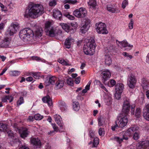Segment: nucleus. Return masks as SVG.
<instances>
[{
  "label": "nucleus",
  "instance_id": "1a4fd4ad",
  "mask_svg": "<svg viewBox=\"0 0 149 149\" xmlns=\"http://www.w3.org/2000/svg\"><path fill=\"white\" fill-rule=\"evenodd\" d=\"M90 21L88 18H85L82 21V26L80 29V31L82 33H85L89 29L90 26Z\"/></svg>",
  "mask_w": 149,
  "mask_h": 149
},
{
  "label": "nucleus",
  "instance_id": "4c0bfd02",
  "mask_svg": "<svg viewBox=\"0 0 149 149\" xmlns=\"http://www.w3.org/2000/svg\"><path fill=\"white\" fill-rule=\"evenodd\" d=\"M99 143V139L97 138H95L93 143V147H96Z\"/></svg>",
  "mask_w": 149,
  "mask_h": 149
},
{
  "label": "nucleus",
  "instance_id": "ea45409f",
  "mask_svg": "<svg viewBox=\"0 0 149 149\" xmlns=\"http://www.w3.org/2000/svg\"><path fill=\"white\" fill-rule=\"evenodd\" d=\"M141 113V109L139 108H137L135 111V115L137 118H139Z\"/></svg>",
  "mask_w": 149,
  "mask_h": 149
},
{
  "label": "nucleus",
  "instance_id": "f3484780",
  "mask_svg": "<svg viewBox=\"0 0 149 149\" xmlns=\"http://www.w3.org/2000/svg\"><path fill=\"white\" fill-rule=\"evenodd\" d=\"M102 74L103 82L104 83L111 76V73L109 71L106 70L103 71L102 73Z\"/></svg>",
  "mask_w": 149,
  "mask_h": 149
},
{
  "label": "nucleus",
  "instance_id": "79ce46f5",
  "mask_svg": "<svg viewBox=\"0 0 149 149\" xmlns=\"http://www.w3.org/2000/svg\"><path fill=\"white\" fill-rule=\"evenodd\" d=\"M77 2V0H65L64 3H68L74 4L76 3Z\"/></svg>",
  "mask_w": 149,
  "mask_h": 149
},
{
  "label": "nucleus",
  "instance_id": "603ef678",
  "mask_svg": "<svg viewBox=\"0 0 149 149\" xmlns=\"http://www.w3.org/2000/svg\"><path fill=\"white\" fill-rule=\"evenodd\" d=\"M64 15L70 20H73L74 18L73 16L70 15L69 14H65Z\"/></svg>",
  "mask_w": 149,
  "mask_h": 149
},
{
  "label": "nucleus",
  "instance_id": "4468645a",
  "mask_svg": "<svg viewBox=\"0 0 149 149\" xmlns=\"http://www.w3.org/2000/svg\"><path fill=\"white\" fill-rule=\"evenodd\" d=\"M54 117L55 121L60 127V129L64 130L65 128L63 126V123L62 122V118L61 116L59 115L56 114L54 116Z\"/></svg>",
  "mask_w": 149,
  "mask_h": 149
},
{
  "label": "nucleus",
  "instance_id": "58836bf2",
  "mask_svg": "<svg viewBox=\"0 0 149 149\" xmlns=\"http://www.w3.org/2000/svg\"><path fill=\"white\" fill-rule=\"evenodd\" d=\"M43 116L39 113L35 114L34 116V118L36 120H40L43 118Z\"/></svg>",
  "mask_w": 149,
  "mask_h": 149
},
{
  "label": "nucleus",
  "instance_id": "39448f33",
  "mask_svg": "<svg viewBox=\"0 0 149 149\" xmlns=\"http://www.w3.org/2000/svg\"><path fill=\"white\" fill-rule=\"evenodd\" d=\"M128 115L124 113H121L117 118L116 123L118 124L119 127L123 128L125 127L128 122Z\"/></svg>",
  "mask_w": 149,
  "mask_h": 149
},
{
  "label": "nucleus",
  "instance_id": "5fc2aeb1",
  "mask_svg": "<svg viewBox=\"0 0 149 149\" xmlns=\"http://www.w3.org/2000/svg\"><path fill=\"white\" fill-rule=\"evenodd\" d=\"M128 2L126 0H124L122 3V8L123 9H124L126 5H128Z\"/></svg>",
  "mask_w": 149,
  "mask_h": 149
},
{
  "label": "nucleus",
  "instance_id": "7c9ffc66",
  "mask_svg": "<svg viewBox=\"0 0 149 149\" xmlns=\"http://www.w3.org/2000/svg\"><path fill=\"white\" fill-rule=\"evenodd\" d=\"M28 135V131L27 129L26 128H25L20 133L21 137L23 138H25V137H26Z\"/></svg>",
  "mask_w": 149,
  "mask_h": 149
},
{
  "label": "nucleus",
  "instance_id": "4d7b16f0",
  "mask_svg": "<svg viewBox=\"0 0 149 149\" xmlns=\"http://www.w3.org/2000/svg\"><path fill=\"white\" fill-rule=\"evenodd\" d=\"M121 93H119L116 92L115 94V96L116 99L119 100L120 98V94Z\"/></svg>",
  "mask_w": 149,
  "mask_h": 149
},
{
  "label": "nucleus",
  "instance_id": "c03bdc74",
  "mask_svg": "<svg viewBox=\"0 0 149 149\" xmlns=\"http://www.w3.org/2000/svg\"><path fill=\"white\" fill-rule=\"evenodd\" d=\"M24 102V100L23 98L22 97H20L19 100L17 101V105H19L23 103Z\"/></svg>",
  "mask_w": 149,
  "mask_h": 149
},
{
  "label": "nucleus",
  "instance_id": "09e8293b",
  "mask_svg": "<svg viewBox=\"0 0 149 149\" xmlns=\"http://www.w3.org/2000/svg\"><path fill=\"white\" fill-rule=\"evenodd\" d=\"M134 139L135 140H137L139 137V134L138 132H136L134 134L133 136Z\"/></svg>",
  "mask_w": 149,
  "mask_h": 149
},
{
  "label": "nucleus",
  "instance_id": "aec40b11",
  "mask_svg": "<svg viewBox=\"0 0 149 149\" xmlns=\"http://www.w3.org/2000/svg\"><path fill=\"white\" fill-rule=\"evenodd\" d=\"M10 38H5L0 44V47L2 48L8 47L10 44Z\"/></svg>",
  "mask_w": 149,
  "mask_h": 149
},
{
  "label": "nucleus",
  "instance_id": "774afa93",
  "mask_svg": "<svg viewBox=\"0 0 149 149\" xmlns=\"http://www.w3.org/2000/svg\"><path fill=\"white\" fill-rule=\"evenodd\" d=\"M18 149H29V148L25 145H22Z\"/></svg>",
  "mask_w": 149,
  "mask_h": 149
},
{
  "label": "nucleus",
  "instance_id": "c85d7f7f",
  "mask_svg": "<svg viewBox=\"0 0 149 149\" xmlns=\"http://www.w3.org/2000/svg\"><path fill=\"white\" fill-rule=\"evenodd\" d=\"M43 31L41 27L37 28L35 31V34L37 36H41L43 33Z\"/></svg>",
  "mask_w": 149,
  "mask_h": 149
},
{
  "label": "nucleus",
  "instance_id": "393cba45",
  "mask_svg": "<svg viewBox=\"0 0 149 149\" xmlns=\"http://www.w3.org/2000/svg\"><path fill=\"white\" fill-rule=\"evenodd\" d=\"M105 64L108 66L110 65L111 63V59L110 55L107 54L105 55Z\"/></svg>",
  "mask_w": 149,
  "mask_h": 149
},
{
  "label": "nucleus",
  "instance_id": "412c9836",
  "mask_svg": "<svg viewBox=\"0 0 149 149\" xmlns=\"http://www.w3.org/2000/svg\"><path fill=\"white\" fill-rule=\"evenodd\" d=\"M124 88V85L122 83H118L116 86L115 91L119 93H121Z\"/></svg>",
  "mask_w": 149,
  "mask_h": 149
},
{
  "label": "nucleus",
  "instance_id": "69168bd1",
  "mask_svg": "<svg viewBox=\"0 0 149 149\" xmlns=\"http://www.w3.org/2000/svg\"><path fill=\"white\" fill-rule=\"evenodd\" d=\"M99 82L100 84L99 85L100 86L103 90H104V91H106V92H107V90L106 88L104 87V86L102 84L101 82H100V81H99Z\"/></svg>",
  "mask_w": 149,
  "mask_h": 149
},
{
  "label": "nucleus",
  "instance_id": "e433bc0d",
  "mask_svg": "<svg viewBox=\"0 0 149 149\" xmlns=\"http://www.w3.org/2000/svg\"><path fill=\"white\" fill-rule=\"evenodd\" d=\"M80 106L79 103L77 102L74 103L73 104V109L74 110L76 111H78L79 110Z\"/></svg>",
  "mask_w": 149,
  "mask_h": 149
},
{
  "label": "nucleus",
  "instance_id": "864d4df0",
  "mask_svg": "<svg viewBox=\"0 0 149 149\" xmlns=\"http://www.w3.org/2000/svg\"><path fill=\"white\" fill-rule=\"evenodd\" d=\"M133 20L132 19H131L130 22L129 24V27L130 29H132L133 27Z\"/></svg>",
  "mask_w": 149,
  "mask_h": 149
},
{
  "label": "nucleus",
  "instance_id": "de8ad7c7",
  "mask_svg": "<svg viewBox=\"0 0 149 149\" xmlns=\"http://www.w3.org/2000/svg\"><path fill=\"white\" fill-rule=\"evenodd\" d=\"M118 127H119L118 124V123H116V124L111 126V129L113 131H115L116 129H117Z\"/></svg>",
  "mask_w": 149,
  "mask_h": 149
},
{
  "label": "nucleus",
  "instance_id": "a211bd4d",
  "mask_svg": "<svg viewBox=\"0 0 149 149\" xmlns=\"http://www.w3.org/2000/svg\"><path fill=\"white\" fill-rule=\"evenodd\" d=\"M31 143L36 146V148H40L41 145V142L38 138H32L31 140Z\"/></svg>",
  "mask_w": 149,
  "mask_h": 149
},
{
  "label": "nucleus",
  "instance_id": "ddd939ff",
  "mask_svg": "<svg viewBox=\"0 0 149 149\" xmlns=\"http://www.w3.org/2000/svg\"><path fill=\"white\" fill-rule=\"evenodd\" d=\"M46 79L45 84L46 86H48L54 84L55 81L57 80V78L55 76H47Z\"/></svg>",
  "mask_w": 149,
  "mask_h": 149
},
{
  "label": "nucleus",
  "instance_id": "bf43d9fd",
  "mask_svg": "<svg viewBox=\"0 0 149 149\" xmlns=\"http://www.w3.org/2000/svg\"><path fill=\"white\" fill-rule=\"evenodd\" d=\"M81 78L79 77L76 78L74 82L76 84H79L80 83Z\"/></svg>",
  "mask_w": 149,
  "mask_h": 149
},
{
  "label": "nucleus",
  "instance_id": "8fccbe9b",
  "mask_svg": "<svg viewBox=\"0 0 149 149\" xmlns=\"http://www.w3.org/2000/svg\"><path fill=\"white\" fill-rule=\"evenodd\" d=\"M98 132L100 136H104V129L102 128H100L99 129Z\"/></svg>",
  "mask_w": 149,
  "mask_h": 149
},
{
  "label": "nucleus",
  "instance_id": "6e6d98bb",
  "mask_svg": "<svg viewBox=\"0 0 149 149\" xmlns=\"http://www.w3.org/2000/svg\"><path fill=\"white\" fill-rule=\"evenodd\" d=\"M32 59L33 60H35L37 61H41V59L39 57L37 56H33L32 57Z\"/></svg>",
  "mask_w": 149,
  "mask_h": 149
},
{
  "label": "nucleus",
  "instance_id": "5701e85b",
  "mask_svg": "<svg viewBox=\"0 0 149 149\" xmlns=\"http://www.w3.org/2000/svg\"><path fill=\"white\" fill-rule=\"evenodd\" d=\"M55 85V88L56 90L59 89L63 86L64 81L62 80L58 79V80H57Z\"/></svg>",
  "mask_w": 149,
  "mask_h": 149
},
{
  "label": "nucleus",
  "instance_id": "a19ab883",
  "mask_svg": "<svg viewBox=\"0 0 149 149\" xmlns=\"http://www.w3.org/2000/svg\"><path fill=\"white\" fill-rule=\"evenodd\" d=\"M115 48V46L112 45H108L106 48V50L108 51L107 52H109L112 50H113Z\"/></svg>",
  "mask_w": 149,
  "mask_h": 149
},
{
  "label": "nucleus",
  "instance_id": "a878e982",
  "mask_svg": "<svg viewBox=\"0 0 149 149\" xmlns=\"http://www.w3.org/2000/svg\"><path fill=\"white\" fill-rule=\"evenodd\" d=\"M8 136L9 138L12 139V141L14 142L17 141L18 140L14 136V134L13 131L11 130L7 132Z\"/></svg>",
  "mask_w": 149,
  "mask_h": 149
},
{
  "label": "nucleus",
  "instance_id": "f704fd0d",
  "mask_svg": "<svg viewBox=\"0 0 149 149\" xmlns=\"http://www.w3.org/2000/svg\"><path fill=\"white\" fill-rule=\"evenodd\" d=\"M7 128V125L6 124L0 123V131L6 130Z\"/></svg>",
  "mask_w": 149,
  "mask_h": 149
},
{
  "label": "nucleus",
  "instance_id": "338daca9",
  "mask_svg": "<svg viewBox=\"0 0 149 149\" xmlns=\"http://www.w3.org/2000/svg\"><path fill=\"white\" fill-rule=\"evenodd\" d=\"M95 132L93 130H91L90 131V136L91 138H93V136H94Z\"/></svg>",
  "mask_w": 149,
  "mask_h": 149
},
{
  "label": "nucleus",
  "instance_id": "052dcab7",
  "mask_svg": "<svg viewBox=\"0 0 149 149\" xmlns=\"http://www.w3.org/2000/svg\"><path fill=\"white\" fill-rule=\"evenodd\" d=\"M126 133H127L130 135V136H131V134H133L134 133L132 131V129L130 128L128 130L125 132Z\"/></svg>",
  "mask_w": 149,
  "mask_h": 149
},
{
  "label": "nucleus",
  "instance_id": "473e14b6",
  "mask_svg": "<svg viewBox=\"0 0 149 149\" xmlns=\"http://www.w3.org/2000/svg\"><path fill=\"white\" fill-rule=\"evenodd\" d=\"M88 3L89 5L92 7H94L96 6V2L95 0H89Z\"/></svg>",
  "mask_w": 149,
  "mask_h": 149
},
{
  "label": "nucleus",
  "instance_id": "7ed1b4c3",
  "mask_svg": "<svg viewBox=\"0 0 149 149\" xmlns=\"http://www.w3.org/2000/svg\"><path fill=\"white\" fill-rule=\"evenodd\" d=\"M33 31L29 28H26L22 29L19 33V36L24 42H27L30 40V35Z\"/></svg>",
  "mask_w": 149,
  "mask_h": 149
},
{
  "label": "nucleus",
  "instance_id": "e2e57ef3",
  "mask_svg": "<svg viewBox=\"0 0 149 149\" xmlns=\"http://www.w3.org/2000/svg\"><path fill=\"white\" fill-rule=\"evenodd\" d=\"M52 125L53 127V128L54 129V130L55 131L57 132L58 130V127L55 124H52Z\"/></svg>",
  "mask_w": 149,
  "mask_h": 149
},
{
  "label": "nucleus",
  "instance_id": "20e7f679",
  "mask_svg": "<svg viewBox=\"0 0 149 149\" xmlns=\"http://www.w3.org/2000/svg\"><path fill=\"white\" fill-rule=\"evenodd\" d=\"M51 23L48 22L45 24V31L47 34L50 37H53L58 34V31L51 26Z\"/></svg>",
  "mask_w": 149,
  "mask_h": 149
},
{
  "label": "nucleus",
  "instance_id": "6e6552de",
  "mask_svg": "<svg viewBox=\"0 0 149 149\" xmlns=\"http://www.w3.org/2000/svg\"><path fill=\"white\" fill-rule=\"evenodd\" d=\"M136 82L134 74L133 73H130L128 75L127 80V84L131 88H133Z\"/></svg>",
  "mask_w": 149,
  "mask_h": 149
},
{
  "label": "nucleus",
  "instance_id": "6ab92c4d",
  "mask_svg": "<svg viewBox=\"0 0 149 149\" xmlns=\"http://www.w3.org/2000/svg\"><path fill=\"white\" fill-rule=\"evenodd\" d=\"M74 41V39L70 36L67 38L65 42V45L68 49L71 47V44Z\"/></svg>",
  "mask_w": 149,
  "mask_h": 149
},
{
  "label": "nucleus",
  "instance_id": "4be33fe9",
  "mask_svg": "<svg viewBox=\"0 0 149 149\" xmlns=\"http://www.w3.org/2000/svg\"><path fill=\"white\" fill-rule=\"evenodd\" d=\"M60 25L63 29L67 32H69L70 30L72 29V26H70L67 24L61 23L60 24Z\"/></svg>",
  "mask_w": 149,
  "mask_h": 149
},
{
  "label": "nucleus",
  "instance_id": "dca6fc26",
  "mask_svg": "<svg viewBox=\"0 0 149 149\" xmlns=\"http://www.w3.org/2000/svg\"><path fill=\"white\" fill-rule=\"evenodd\" d=\"M149 146V141H145L139 142L138 146V149H146Z\"/></svg>",
  "mask_w": 149,
  "mask_h": 149
},
{
  "label": "nucleus",
  "instance_id": "f8f14e48",
  "mask_svg": "<svg viewBox=\"0 0 149 149\" xmlns=\"http://www.w3.org/2000/svg\"><path fill=\"white\" fill-rule=\"evenodd\" d=\"M122 137L115 136L113 138V140L119 143H122L123 140L127 141L130 137V135L127 133L123 132L121 134Z\"/></svg>",
  "mask_w": 149,
  "mask_h": 149
},
{
  "label": "nucleus",
  "instance_id": "a18cd8bd",
  "mask_svg": "<svg viewBox=\"0 0 149 149\" xmlns=\"http://www.w3.org/2000/svg\"><path fill=\"white\" fill-rule=\"evenodd\" d=\"M67 82L68 85L71 86L73 84V80L71 78H69L67 79Z\"/></svg>",
  "mask_w": 149,
  "mask_h": 149
},
{
  "label": "nucleus",
  "instance_id": "680f3d73",
  "mask_svg": "<svg viewBox=\"0 0 149 149\" xmlns=\"http://www.w3.org/2000/svg\"><path fill=\"white\" fill-rule=\"evenodd\" d=\"M33 77L36 79H38L39 78V76L38 75V73L37 72H35L33 74Z\"/></svg>",
  "mask_w": 149,
  "mask_h": 149
},
{
  "label": "nucleus",
  "instance_id": "2f4dec72",
  "mask_svg": "<svg viewBox=\"0 0 149 149\" xmlns=\"http://www.w3.org/2000/svg\"><path fill=\"white\" fill-rule=\"evenodd\" d=\"M98 124L100 126H101L104 123V119L103 117L100 116L98 118Z\"/></svg>",
  "mask_w": 149,
  "mask_h": 149
},
{
  "label": "nucleus",
  "instance_id": "49530a36",
  "mask_svg": "<svg viewBox=\"0 0 149 149\" xmlns=\"http://www.w3.org/2000/svg\"><path fill=\"white\" fill-rule=\"evenodd\" d=\"M122 54L125 57H129L130 59H132L133 58V56L130 55L128 53L126 52H124Z\"/></svg>",
  "mask_w": 149,
  "mask_h": 149
},
{
  "label": "nucleus",
  "instance_id": "2eb2a0df",
  "mask_svg": "<svg viewBox=\"0 0 149 149\" xmlns=\"http://www.w3.org/2000/svg\"><path fill=\"white\" fill-rule=\"evenodd\" d=\"M53 16L54 18L60 21L62 19L61 13L58 10L54 9L53 10Z\"/></svg>",
  "mask_w": 149,
  "mask_h": 149
},
{
  "label": "nucleus",
  "instance_id": "c9c22d12",
  "mask_svg": "<svg viewBox=\"0 0 149 149\" xmlns=\"http://www.w3.org/2000/svg\"><path fill=\"white\" fill-rule=\"evenodd\" d=\"M11 76H16L19 75L20 74V72L18 71H11L10 72Z\"/></svg>",
  "mask_w": 149,
  "mask_h": 149
},
{
  "label": "nucleus",
  "instance_id": "72a5a7b5",
  "mask_svg": "<svg viewBox=\"0 0 149 149\" xmlns=\"http://www.w3.org/2000/svg\"><path fill=\"white\" fill-rule=\"evenodd\" d=\"M120 43L124 47H125L127 46L130 47H133V45H132L129 44L126 40H123Z\"/></svg>",
  "mask_w": 149,
  "mask_h": 149
},
{
  "label": "nucleus",
  "instance_id": "0e129e2a",
  "mask_svg": "<svg viewBox=\"0 0 149 149\" xmlns=\"http://www.w3.org/2000/svg\"><path fill=\"white\" fill-rule=\"evenodd\" d=\"M130 128L132 129V131L133 132L136 130H137L139 129V128L137 127H136V126L132 127Z\"/></svg>",
  "mask_w": 149,
  "mask_h": 149
},
{
  "label": "nucleus",
  "instance_id": "0eeeda50",
  "mask_svg": "<svg viewBox=\"0 0 149 149\" xmlns=\"http://www.w3.org/2000/svg\"><path fill=\"white\" fill-rule=\"evenodd\" d=\"M96 29L97 32L99 33L107 34L108 31L107 30L105 24L102 22L96 23L95 24Z\"/></svg>",
  "mask_w": 149,
  "mask_h": 149
},
{
  "label": "nucleus",
  "instance_id": "9d476101",
  "mask_svg": "<svg viewBox=\"0 0 149 149\" xmlns=\"http://www.w3.org/2000/svg\"><path fill=\"white\" fill-rule=\"evenodd\" d=\"M73 14L77 17H83L86 15V11L85 8H81L79 9L75 10L73 13Z\"/></svg>",
  "mask_w": 149,
  "mask_h": 149
},
{
  "label": "nucleus",
  "instance_id": "37998d69",
  "mask_svg": "<svg viewBox=\"0 0 149 149\" xmlns=\"http://www.w3.org/2000/svg\"><path fill=\"white\" fill-rule=\"evenodd\" d=\"M116 84V81L114 79H111L109 83V86L110 87H112Z\"/></svg>",
  "mask_w": 149,
  "mask_h": 149
},
{
  "label": "nucleus",
  "instance_id": "423d86ee",
  "mask_svg": "<svg viewBox=\"0 0 149 149\" xmlns=\"http://www.w3.org/2000/svg\"><path fill=\"white\" fill-rule=\"evenodd\" d=\"M124 101L121 113H124L126 115H128L131 106L130 100L128 98L126 97L124 98Z\"/></svg>",
  "mask_w": 149,
  "mask_h": 149
},
{
  "label": "nucleus",
  "instance_id": "13d9d810",
  "mask_svg": "<svg viewBox=\"0 0 149 149\" xmlns=\"http://www.w3.org/2000/svg\"><path fill=\"white\" fill-rule=\"evenodd\" d=\"M0 7L1 8V10L4 11H7L6 8L1 3H0Z\"/></svg>",
  "mask_w": 149,
  "mask_h": 149
},
{
  "label": "nucleus",
  "instance_id": "cd10ccee",
  "mask_svg": "<svg viewBox=\"0 0 149 149\" xmlns=\"http://www.w3.org/2000/svg\"><path fill=\"white\" fill-rule=\"evenodd\" d=\"M146 111L143 114L144 118L147 120L149 121V104L146 106Z\"/></svg>",
  "mask_w": 149,
  "mask_h": 149
},
{
  "label": "nucleus",
  "instance_id": "f03ea898",
  "mask_svg": "<svg viewBox=\"0 0 149 149\" xmlns=\"http://www.w3.org/2000/svg\"><path fill=\"white\" fill-rule=\"evenodd\" d=\"M88 42L86 45H84V52L86 55H93L95 52V43L94 39L91 38L88 39Z\"/></svg>",
  "mask_w": 149,
  "mask_h": 149
},
{
  "label": "nucleus",
  "instance_id": "bb28decb",
  "mask_svg": "<svg viewBox=\"0 0 149 149\" xmlns=\"http://www.w3.org/2000/svg\"><path fill=\"white\" fill-rule=\"evenodd\" d=\"M107 10L110 12L114 13L115 12H118V10L116 8L113 7V6L112 5H108L107 6Z\"/></svg>",
  "mask_w": 149,
  "mask_h": 149
},
{
  "label": "nucleus",
  "instance_id": "c756f323",
  "mask_svg": "<svg viewBox=\"0 0 149 149\" xmlns=\"http://www.w3.org/2000/svg\"><path fill=\"white\" fill-rule=\"evenodd\" d=\"M142 86L143 89L146 88L145 87L149 85L148 81L145 78H143L141 79Z\"/></svg>",
  "mask_w": 149,
  "mask_h": 149
},
{
  "label": "nucleus",
  "instance_id": "3c124183",
  "mask_svg": "<svg viewBox=\"0 0 149 149\" xmlns=\"http://www.w3.org/2000/svg\"><path fill=\"white\" fill-rule=\"evenodd\" d=\"M56 0H51L49 3V6H54L56 5Z\"/></svg>",
  "mask_w": 149,
  "mask_h": 149
},
{
  "label": "nucleus",
  "instance_id": "9b49d317",
  "mask_svg": "<svg viewBox=\"0 0 149 149\" xmlns=\"http://www.w3.org/2000/svg\"><path fill=\"white\" fill-rule=\"evenodd\" d=\"M19 27V25L17 23H12L8 30V33L10 36L13 35L16 33L17 30H18Z\"/></svg>",
  "mask_w": 149,
  "mask_h": 149
},
{
  "label": "nucleus",
  "instance_id": "f257e3e1",
  "mask_svg": "<svg viewBox=\"0 0 149 149\" xmlns=\"http://www.w3.org/2000/svg\"><path fill=\"white\" fill-rule=\"evenodd\" d=\"M45 12L43 6L40 4L33 3L29 5L28 15L25 14L24 17L28 18L29 16L34 17V16L39 15Z\"/></svg>",
  "mask_w": 149,
  "mask_h": 149
},
{
  "label": "nucleus",
  "instance_id": "b1692460",
  "mask_svg": "<svg viewBox=\"0 0 149 149\" xmlns=\"http://www.w3.org/2000/svg\"><path fill=\"white\" fill-rule=\"evenodd\" d=\"M42 100L44 103H47L48 106H50L52 105V99L48 95L42 98Z\"/></svg>",
  "mask_w": 149,
  "mask_h": 149
}]
</instances>
